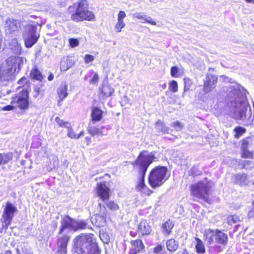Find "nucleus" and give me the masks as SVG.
Masks as SVG:
<instances>
[{"label":"nucleus","mask_w":254,"mask_h":254,"mask_svg":"<svg viewBox=\"0 0 254 254\" xmlns=\"http://www.w3.org/2000/svg\"><path fill=\"white\" fill-rule=\"evenodd\" d=\"M92 236L82 234L77 236L73 241L74 252L77 254H100Z\"/></svg>","instance_id":"f257e3e1"},{"label":"nucleus","mask_w":254,"mask_h":254,"mask_svg":"<svg viewBox=\"0 0 254 254\" xmlns=\"http://www.w3.org/2000/svg\"><path fill=\"white\" fill-rule=\"evenodd\" d=\"M26 62V59L22 57H11L0 67V79L1 81H8L11 79L15 73H17Z\"/></svg>","instance_id":"f03ea898"},{"label":"nucleus","mask_w":254,"mask_h":254,"mask_svg":"<svg viewBox=\"0 0 254 254\" xmlns=\"http://www.w3.org/2000/svg\"><path fill=\"white\" fill-rule=\"evenodd\" d=\"M88 4L85 0H80L68 7V12L71 14V19L76 22L85 20H93L94 14L88 9Z\"/></svg>","instance_id":"7ed1b4c3"},{"label":"nucleus","mask_w":254,"mask_h":254,"mask_svg":"<svg viewBox=\"0 0 254 254\" xmlns=\"http://www.w3.org/2000/svg\"><path fill=\"white\" fill-rule=\"evenodd\" d=\"M154 156L151 153L143 151L140 153L136 160V164L139 167L141 179L137 185V190H141L145 186L144 178L149 166L154 160Z\"/></svg>","instance_id":"20e7f679"},{"label":"nucleus","mask_w":254,"mask_h":254,"mask_svg":"<svg viewBox=\"0 0 254 254\" xmlns=\"http://www.w3.org/2000/svg\"><path fill=\"white\" fill-rule=\"evenodd\" d=\"M211 188V183L205 180L194 183L190 186V194L194 198L201 199L208 202V196Z\"/></svg>","instance_id":"39448f33"},{"label":"nucleus","mask_w":254,"mask_h":254,"mask_svg":"<svg viewBox=\"0 0 254 254\" xmlns=\"http://www.w3.org/2000/svg\"><path fill=\"white\" fill-rule=\"evenodd\" d=\"M168 169L165 166H158L153 169L149 176V183L152 188L160 187L168 179Z\"/></svg>","instance_id":"423d86ee"},{"label":"nucleus","mask_w":254,"mask_h":254,"mask_svg":"<svg viewBox=\"0 0 254 254\" xmlns=\"http://www.w3.org/2000/svg\"><path fill=\"white\" fill-rule=\"evenodd\" d=\"M204 237L205 240L209 245L212 244L214 242L223 245H226L227 243V235L218 230H206L204 233Z\"/></svg>","instance_id":"0eeeda50"},{"label":"nucleus","mask_w":254,"mask_h":254,"mask_svg":"<svg viewBox=\"0 0 254 254\" xmlns=\"http://www.w3.org/2000/svg\"><path fill=\"white\" fill-rule=\"evenodd\" d=\"M16 211H17L16 208L12 203L10 202L6 203L1 219L3 228L7 229L8 226L11 223L14 213Z\"/></svg>","instance_id":"6e6552de"},{"label":"nucleus","mask_w":254,"mask_h":254,"mask_svg":"<svg viewBox=\"0 0 254 254\" xmlns=\"http://www.w3.org/2000/svg\"><path fill=\"white\" fill-rule=\"evenodd\" d=\"M16 211H17L16 208L12 203L10 202L6 203L1 219L3 228L7 229L8 226L11 223L14 213Z\"/></svg>","instance_id":"1a4fd4ad"},{"label":"nucleus","mask_w":254,"mask_h":254,"mask_svg":"<svg viewBox=\"0 0 254 254\" xmlns=\"http://www.w3.org/2000/svg\"><path fill=\"white\" fill-rule=\"evenodd\" d=\"M27 30V32L24 34V38L26 46L30 48L37 42L39 35H36V27L34 25H29Z\"/></svg>","instance_id":"9d476101"},{"label":"nucleus","mask_w":254,"mask_h":254,"mask_svg":"<svg viewBox=\"0 0 254 254\" xmlns=\"http://www.w3.org/2000/svg\"><path fill=\"white\" fill-rule=\"evenodd\" d=\"M99 206L100 210L98 213L92 217L91 221L95 225L100 227L104 226L106 224L107 212L104 206L99 204Z\"/></svg>","instance_id":"9b49d317"},{"label":"nucleus","mask_w":254,"mask_h":254,"mask_svg":"<svg viewBox=\"0 0 254 254\" xmlns=\"http://www.w3.org/2000/svg\"><path fill=\"white\" fill-rule=\"evenodd\" d=\"M234 107V118L238 120H245L246 118V113L248 108L247 104L241 101L240 102L235 103Z\"/></svg>","instance_id":"f8f14e48"},{"label":"nucleus","mask_w":254,"mask_h":254,"mask_svg":"<svg viewBox=\"0 0 254 254\" xmlns=\"http://www.w3.org/2000/svg\"><path fill=\"white\" fill-rule=\"evenodd\" d=\"M217 82V77L215 75L207 74L204 80L203 90L205 93L210 92L215 88Z\"/></svg>","instance_id":"ddd939ff"},{"label":"nucleus","mask_w":254,"mask_h":254,"mask_svg":"<svg viewBox=\"0 0 254 254\" xmlns=\"http://www.w3.org/2000/svg\"><path fill=\"white\" fill-rule=\"evenodd\" d=\"M110 189L106 186L105 182L98 183L96 186L97 196L103 201L108 200L110 196Z\"/></svg>","instance_id":"4468645a"},{"label":"nucleus","mask_w":254,"mask_h":254,"mask_svg":"<svg viewBox=\"0 0 254 254\" xmlns=\"http://www.w3.org/2000/svg\"><path fill=\"white\" fill-rule=\"evenodd\" d=\"M232 180L234 184L241 187L249 186L251 185V182L249 181L248 175L245 173H238L234 175L232 177Z\"/></svg>","instance_id":"2eb2a0df"},{"label":"nucleus","mask_w":254,"mask_h":254,"mask_svg":"<svg viewBox=\"0 0 254 254\" xmlns=\"http://www.w3.org/2000/svg\"><path fill=\"white\" fill-rule=\"evenodd\" d=\"M28 93L26 90L22 92L15 97L13 102L17 103L18 107L21 109H25L28 106Z\"/></svg>","instance_id":"dca6fc26"},{"label":"nucleus","mask_w":254,"mask_h":254,"mask_svg":"<svg viewBox=\"0 0 254 254\" xmlns=\"http://www.w3.org/2000/svg\"><path fill=\"white\" fill-rule=\"evenodd\" d=\"M20 27V22L18 20L8 18L5 23V29L6 33L11 34L17 31Z\"/></svg>","instance_id":"f3484780"},{"label":"nucleus","mask_w":254,"mask_h":254,"mask_svg":"<svg viewBox=\"0 0 254 254\" xmlns=\"http://www.w3.org/2000/svg\"><path fill=\"white\" fill-rule=\"evenodd\" d=\"M69 237L64 236L58 240V252L60 254H66V247L69 240Z\"/></svg>","instance_id":"a211bd4d"},{"label":"nucleus","mask_w":254,"mask_h":254,"mask_svg":"<svg viewBox=\"0 0 254 254\" xmlns=\"http://www.w3.org/2000/svg\"><path fill=\"white\" fill-rule=\"evenodd\" d=\"M61 227L60 230V233H62L64 229L70 228L74 230L75 228V220L72 219L68 216H65L61 221Z\"/></svg>","instance_id":"6ab92c4d"},{"label":"nucleus","mask_w":254,"mask_h":254,"mask_svg":"<svg viewBox=\"0 0 254 254\" xmlns=\"http://www.w3.org/2000/svg\"><path fill=\"white\" fill-rule=\"evenodd\" d=\"M108 129L107 128H105L104 126L101 127L100 128H98L90 124L88 130L89 133L92 136H102L107 134Z\"/></svg>","instance_id":"aec40b11"},{"label":"nucleus","mask_w":254,"mask_h":254,"mask_svg":"<svg viewBox=\"0 0 254 254\" xmlns=\"http://www.w3.org/2000/svg\"><path fill=\"white\" fill-rule=\"evenodd\" d=\"M126 14L124 11L121 10L118 14V21L115 25V30L116 32H120L122 29L126 26L124 19L126 17Z\"/></svg>","instance_id":"412c9836"},{"label":"nucleus","mask_w":254,"mask_h":254,"mask_svg":"<svg viewBox=\"0 0 254 254\" xmlns=\"http://www.w3.org/2000/svg\"><path fill=\"white\" fill-rule=\"evenodd\" d=\"M101 94L103 98L109 97L112 95L114 92V89L107 82H103L102 87L100 89Z\"/></svg>","instance_id":"4be33fe9"},{"label":"nucleus","mask_w":254,"mask_h":254,"mask_svg":"<svg viewBox=\"0 0 254 254\" xmlns=\"http://www.w3.org/2000/svg\"><path fill=\"white\" fill-rule=\"evenodd\" d=\"M151 231V227L146 221H142L138 227V232L142 235H149Z\"/></svg>","instance_id":"5701e85b"},{"label":"nucleus","mask_w":254,"mask_h":254,"mask_svg":"<svg viewBox=\"0 0 254 254\" xmlns=\"http://www.w3.org/2000/svg\"><path fill=\"white\" fill-rule=\"evenodd\" d=\"M133 17L138 19L143 20L144 22L150 23L151 25H156V22L150 16L145 15L143 12H135L133 14Z\"/></svg>","instance_id":"b1692460"},{"label":"nucleus","mask_w":254,"mask_h":254,"mask_svg":"<svg viewBox=\"0 0 254 254\" xmlns=\"http://www.w3.org/2000/svg\"><path fill=\"white\" fill-rule=\"evenodd\" d=\"M9 49L15 54H19L21 52V46L16 39H12L9 43Z\"/></svg>","instance_id":"393cba45"},{"label":"nucleus","mask_w":254,"mask_h":254,"mask_svg":"<svg viewBox=\"0 0 254 254\" xmlns=\"http://www.w3.org/2000/svg\"><path fill=\"white\" fill-rule=\"evenodd\" d=\"M73 64V62L67 57H64L60 63V68L62 71H66Z\"/></svg>","instance_id":"a878e982"},{"label":"nucleus","mask_w":254,"mask_h":254,"mask_svg":"<svg viewBox=\"0 0 254 254\" xmlns=\"http://www.w3.org/2000/svg\"><path fill=\"white\" fill-rule=\"evenodd\" d=\"M67 85L65 82L62 83L57 90L58 94L61 100H63L67 96Z\"/></svg>","instance_id":"bb28decb"},{"label":"nucleus","mask_w":254,"mask_h":254,"mask_svg":"<svg viewBox=\"0 0 254 254\" xmlns=\"http://www.w3.org/2000/svg\"><path fill=\"white\" fill-rule=\"evenodd\" d=\"M103 112L98 108L95 107L92 109L91 118L93 122H99L102 118Z\"/></svg>","instance_id":"cd10ccee"},{"label":"nucleus","mask_w":254,"mask_h":254,"mask_svg":"<svg viewBox=\"0 0 254 254\" xmlns=\"http://www.w3.org/2000/svg\"><path fill=\"white\" fill-rule=\"evenodd\" d=\"M166 244L167 250L171 252H174L176 251L179 247V244L178 242L173 239L168 240L166 242Z\"/></svg>","instance_id":"c85d7f7f"},{"label":"nucleus","mask_w":254,"mask_h":254,"mask_svg":"<svg viewBox=\"0 0 254 254\" xmlns=\"http://www.w3.org/2000/svg\"><path fill=\"white\" fill-rule=\"evenodd\" d=\"M174 226V224L173 222L170 220H168L162 225V229L163 233L167 235L170 234Z\"/></svg>","instance_id":"c756f323"},{"label":"nucleus","mask_w":254,"mask_h":254,"mask_svg":"<svg viewBox=\"0 0 254 254\" xmlns=\"http://www.w3.org/2000/svg\"><path fill=\"white\" fill-rule=\"evenodd\" d=\"M13 154L11 152L0 153V165L8 163L12 159Z\"/></svg>","instance_id":"7c9ffc66"},{"label":"nucleus","mask_w":254,"mask_h":254,"mask_svg":"<svg viewBox=\"0 0 254 254\" xmlns=\"http://www.w3.org/2000/svg\"><path fill=\"white\" fill-rule=\"evenodd\" d=\"M30 77L32 79L42 81L43 76L41 72L37 68H34L32 69Z\"/></svg>","instance_id":"2f4dec72"},{"label":"nucleus","mask_w":254,"mask_h":254,"mask_svg":"<svg viewBox=\"0 0 254 254\" xmlns=\"http://www.w3.org/2000/svg\"><path fill=\"white\" fill-rule=\"evenodd\" d=\"M131 245L134 253L140 252L144 247L142 241L139 240L131 242Z\"/></svg>","instance_id":"473e14b6"},{"label":"nucleus","mask_w":254,"mask_h":254,"mask_svg":"<svg viewBox=\"0 0 254 254\" xmlns=\"http://www.w3.org/2000/svg\"><path fill=\"white\" fill-rule=\"evenodd\" d=\"M156 130L158 131H161L165 133H169V128L168 127H166L164 124L161 121H158L156 123Z\"/></svg>","instance_id":"72a5a7b5"},{"label":"nucleus","mask_w":254,"mask_h":254,"mask_svg":"<svg viewBox=\"0 0 254 254\" xmlns=\"http://www.w3.org/2000/svg\"><path fill=\"white\" fill-rule=\"evenodd\" d=\"M195 241L197 243L195 246L196 252L198 253H204L205 249L202 241L198 238H195Z\"/></svg>","instance_id":"f704fd0d"},{"label":"nucleus","mask_w":254,"mask_h":254,"mask_svg":"<svg viewBox=\"0 0 254 254\" xmlns=\"http://www.w3.org/2000/svg\"><path fill=\"white\" fill-rule=\"evenodd\" d=\"M252 145V139L250 137L245 138L243 140L241 144V150L248 149Z\"/></svg>","instance_id":"c9c22d12"},{"label":"nucleus","mask_w":254,"mask_h":254,"mask_svg":"<svg viewBox=\"0 0 254 254\" xmlns=\"http://www.w3.org/2000/svg\"><path fill=\"white\" fill-rule=\"evenodd\" d=\"M234 130L236 132L235 137L237 138H239L246 131V129L242 127H238Z\"/></svg>","instance_id":"e433bc0d"},{"label":"nucleus","mask_w":254,"mask_h":254,"mask_svg":"<svg viewBox=\"0 0 254 254\" xmlns=\"http://www.w3.org/2000/svg\"><path fill=\"white\" fill-rule=\"evenodd\" d=\"M153 252L155 254H166L164 247L161 245H158L155 247Z\"/></svg>","instance_id":"4c0bfd02"},{"label":"nucleus","mask_w":254,"mask_h":254,"mask_svg":"<svg viewBox=\"0 0 254 254\" xmlns=\"http://www.w3.org/2000/svg\"><path fill=\"white\" fill-rule=\"evenodd\" d=\"M75 228H74V230L75 231L78 229H85L86 226V223L83 221H76L75 220Z\"/></svg>","instance_id":"58836bf2"},{"label":"nucleus","mask_w":254,"mask_h":254,"mask_svg":"<svg viewBox=\"0 0 254 254\" xmlns=\"http://www.w3.org/2000/svg\"><path fill=\"white\" fill-rule=\"evenodd\" d=\"M171 127L176 131H181L184 127V125L180 122L176 121L171 124Z\"/></svg>","instance_id":"ea45409f"},{"label":"nucleus","mask_w":254,"mask_h":254,"mask_svg":"<svg viewBox=\"0 0 254 254\" xmlns=\"http://www.w3.org/2000/svg\"><path fill=\"white\" fill-rule=\"evenodd\" d=\"M66 128L67 129V135L68 137L71 138L77 139V135L73 130L70 124L66 127Z\"/></svg>","instance_id":"a19ab883"},{"label":"nucleus","mask_w":254,"mask_h":254,"mask_svg":"<svg viewBox=\"0 0 254 254\" xmlns=\"http://www.w3.org/2000/svg\"><path fill=\"white\" fill-rule=\"evenodd\" d=\"M55 121L61 127H64L66 128L70 124L69 123L67 122H64L63 120L61 119L59 117H57L55 119Z\"/></svg>","instance_id":"79ce46f5"},{"label":"nucleus","mask_w":254,"mask_h":254,"mask_svg":"<svg viewBox=\"0 0 254 254\" xmlns=\"http://www.w3.org/2000/svg\"><path fill=\"white\" fill-rule=\"evenodd\" d=\"M107 207L112 210H117L119 207L118 205L113 201H110L107 203Z\"/></svg>","instance_id":"37998d69"},{"label":"nucleus","mask_w":254,"mask_h":254,"mask_svg":"<svg viewBox=\"0 0 254 254\" xmlns=\"http://www.w3.org/2000/svg\"><path fill=\"white\" fill-rule=\"evenodd\" d=\"M169 89L173 92H176L178 91V83L175 80H172L169 84Z\"/></svg>","instance_id":"c03bdc74"},{"label":"nucleus","mask_w":254,"mask_h":254,"mask_svg":"<svg viewBox=\"0 0 254 254\" xmlns=\"http://www.w3.org/2000/svg\"><path fill=\"white\" fill-rule=\"evenodd\" d=\"M52 160H53V163L50 164L49 168L50 169H55L58 165V158L56 156H52Z\"/></svg>","instance_id":"a18cd8bd"},{"label":"nucleus","mask_w":254,"mask_h":254,"mask_svg":"<svg viewBox=\"0 0 254 254\" xmlns=\"http://www.w3.org/2000/svg\"><path fill=\"white\" fill-rule=\"evenodd\" d=\"M242 156L244 158H251L253 156V153L248 149H242Z\"/></svg>","instance_id":"49530a36"},{"label":"nucleus","mask_w":254,"mask_h":254,"mask_svg":"<svg viewBox=\"0 0 254 254\" xmlns=\"http://www.w3.org/2000/svg\"><path fill=\"white\" fill-rule=\"evenodd\" d=\"M185 81V87H184V91H187L190 89V88L192 84V82L190 79L189 78H185L184 79Z\"/></svg>","instance_id":"de8ad7c7"},{"label":"nucleus","mask_w":254,"mask_h":254,"mask_svg":"<svg viewBox=\"0 0 254 254\" xmlns=\"http://www.w3.org/2000/svg\"><path fill=\"white\" fill-rule=\"evenodd\" d=\"M228 220L229 222L232 221L234 223H237L239 221H240L241 218L239 215H234L229 217Z\"/></svg>","instance_id":"09e8293b"},{"label":"nucleus","mask_w":254,"mask_h":254,"mask_svg":"<svg viewBox=\"0 0 254 254\" xmlns=\"http://www.w3.org/2000/svg\"><path fill=\"white\" fill-rule=\"evenodd\" d=\"M190 174L192 176H197L200 174V171L198 169L197 167H192L189 172Z\"/></svg>","instance_id":"8fccbe9b"},{"label":"nucleus","mask_w":254,"mask_h":254,"mask_svg":"<svg viewBox=\"0 0 254 254\" xmlns=\"http://www.w3.org/2000/svg\"><path fill=\"white\" fill-rule=\"evenodd\" d=\"M99 76L97 73H94L92 78L90 80L89 82L90 84H96L98 82Z\"/></svg>","instance_id":"3c124183"},{"label":"nucleus","mask_w":254,"mask_h":254,"mask_svg":"<svg viewBox=\"0 0 254 254\" xmlns=\"http://www.w3.org/2000/svg\"><path fill=\"white\" fill-rule=\"evenodd\" d=\"M70 47H75L78 45L79 41L77 39L71 38L69 39Z\"/></svg>","instance_id":"603ef678"},{"label":"nucleus","mask_w":254,"mask_h":254,"mask_svg":"<svg viewBox=\"0 0 254 254\" xmlns=\"http://www.w3.org/2000/svg\"><path fill=\"white\" fill-rule=\"evenodd\" d=\"M94 60V57L92 55L87 54L85 56L84 62L86 64L92 62Z\"/></svg>","instance_id":"864d4df0"},{"label":"nucleus","mask_w":254,"mask_h":254,"mask_svg":"<svg viewBox=\"0 0 254 254\" xmlns=\"http://www.w3.org/2000/svg\"><path fill=\"white\" fill-rule=\"evenodd\" d=\"M178 73V68L177 66H172L171 69V74L173 77H177Z\"/></svg>","instance_id":"5fc2aeb1"},{"label":"nucleus","mask_w":254,"mask_h":254,"mask_svg":"<svg viewBox=\"0 0 254 254\" xmlns=\"http://www.w3.org/2000/svg\"><path fill=\"white\" fill-rule=\"evenodd\" d=\"M248 216L249 218L254 219V201L252 202V207L248 213Z\"/></svg>","instance_id":"6e6d98bb"},{"label":"nucleus","mask_w":254,"mask_h":254,"mask_svg":"<svg viewBox=\"0 0 254 254\" xmlns=\"http://www.w3.org/2000/svg\"><path fill=\"white\" fill-rule=\"evenodd\" d=\"M248 165H250L251 166V167H253L254 166V164L252 163L251 161H246L244 163V167L247 168V166Z\"/></svg>","instance_id":"4d7b16f0"},{"label":"nucleus","mask_w":254,"mask_h":254,"mask_svg":"<svg viewBox=\"0 0 254 254\" xmlns=\"http://www.w3.org/2000/svg\"><path fill=\"white\" fill-rule=\"evenodd\" d=\"M13 109V107L11 105H7L4 107L2 109L3 111H10Z\"/></svg>","instance_id":"13d9d810"},{"label":"nucleus","mask_w":254,"mask_h":254,"mask_svg":"<svg viewBox=\"0 0 254 254\" xmlns=\"http://www.w3.org/2000/svg\"><path fill=\"white\" fill-rule=\"evenodd\" d=\"M84 135V131H81L78 135H77V139H78L81 136Z\"/></svg>","instance_id":"bf43d9fd"},{"label":"nucleus","mask_w":254,"mask_h":254,"mask_svg":"<svg viewBox=\"0 0 254 254\" xmlns=\"http://www.w3.org/2000/svg\"><path fill=\"white\" fill-rule=\"evenodd\" d=\"M48 80L49 81H51L54 78V75L52 74H51L49 76H48Z\"/></svg>","instance_id":"052dcab7"},{"label":"nucleus","mask_w":254,"mask_h":254,"mask_svg":"<svg viewBox=\"0 0 254 254\" xmlns=\"http://www.w3.org/2000/svg\"><path fill=\"white\" fill-rule=\"evenodd\" d=\"M246 2L248 3H252L254 4V0H245Z\"/></svg>","instance_id":"680f3d73"},{"label":"nucleus","mask_w":254,"mask_h":254,"mask_svg":"<svg viewBox=\"0 0 254 254\" xmlns=\"http://www.w3.org/2000/svg\"><path fill=\"white\" fill-rule=\"evenodd\" d=\"M85 139L86 140L88 143H89L90 142L91 138L89 137H85Z\"/></svg>","instance_id":"e2e57ef3"},{"label":"nucleus","mask_w":254,"mask_h":254,"mask_svg":"<svg viewBox=\"0 0 254 254\" xmlns=\"http://www.w3.org/2000/svg\"><path fill=\"white\" fill-rule=\"evenodd\" d=\"M5 254H12V253L10 251H6L5 252Z\"/></svg>","instance_id":"0e129e2a"},{"label":"nucleus","mask_w":254,"mask_h":254,"mask_svg":"<svg viewBox=\"0 0 254 254\" xmlns=\"http://www.w3.org/2000/svg\"><path fill=\"white\" fill-rule=\"evenodd\" d=\"M16 253L17 254H21L20 252V250L19 248H16Z\"/></svg>","instance_id":"69168bd1"},{"label":"nucleus","mask_w":254,"mask_h":254,"mask_svg":"<svg viewBox=\"0 0 254 254\" xmlns=\"http://www.w3.org/2000/svg\"><path fill=\"white\" fill-rule=\"evenodd\" d=\"M183 254H189L186 250H184Z\"/></svg>","instance_id":"338daca9"},{"label":"nucleus","mask_w":254,"mask_h":254,"mask_svg":"<svg viewBox=\"0 0 254 254\" xmlns=\"http://www.w3.org/2000/svg\"><path fill=\"white\" fill-rule=\"evenodd\" d=\"M252 184L254 185V182H253Z\"/></svg>","instance_id":"774afa93"}]
</instances>
